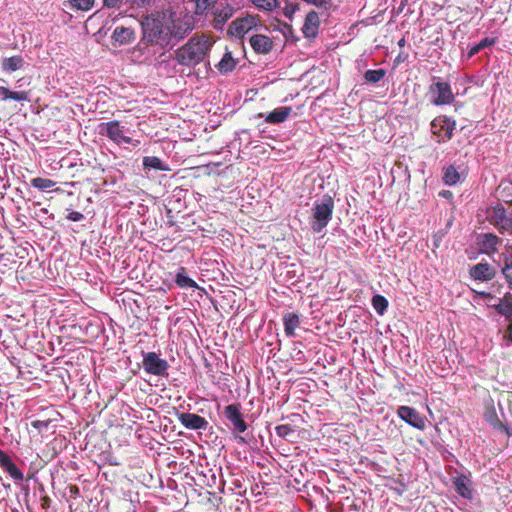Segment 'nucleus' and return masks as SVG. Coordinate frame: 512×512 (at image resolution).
<instances>
[{"mask_svg":"<svg viewBox=\"0 0 512 512\" xmlns=\"http://www.w3.org/2000/svg\"><path fill=\"white\" fill-rule=\"evenodd\" d=\"M214 40L204 34H194L183 46L175 50V59L179 65L194 67L209 54Z\"/></svg>","mask_w":512,"mask_h":512,"instance_id":"f257e3e1","label":"nucleus"},{"mask_svg":"<svg viewBox=\"0 0 512 512\" xmlns=\"http://www.w3.org/2000/svg\"><path fill=\"white\" fill-rule=\"evenodd\" d=\"M143 41L160 48H172L166 16H146L142 23Z\"/></svg>","mask_w":512,"mask_h":512,"instance_id":"f03ea898","label":"nucleus"},{"mask_svg":"<svg viewBox=\"0 0 512 512\" xmlns=\"http://www.w3.org/2000/svg\"><path fill=\"white\" fill-rule=\"evenodd\" d=\"M334 211V199L328 195H323L316 200L310 218V226L313 232L320 233L332 219Z\"/></svg>","mask_w":512,"mask_h":512,"instance_id":"7ed1b4c3","label":"nucleus"},{"mask_svg":"<svg viewBox=\"0 0 512 512\" xmlns=\"http://www.w3.org/2000/svg\"><path fill=\"white\" fill-rule=\"evenodd\" d=\"M166 20L172 47L187 37L194 29L195 20L189 13L179 15L172 13L169 17H166Z\"/></svg>","mask_w":512,"mask_h":512,"instance_id":"20e7f679","label":"nucleus"},{"mask_svg":"<svg viewBox=\"0 0 512 512\" xmlns=\"http://www.w3.org/2000/svg\"><path fill=\"white\" fill-rule=\"evenodd\" d=\"M128 128L121 125L119 121L113 120L103 122L99 125V134L106 136L113 143L121 146L124 144H131L137 146L139 141H134L131 137L127 136Z\"/></svg>","mask_w":512,"mask_h":512,"instance_id":"39448f33","label":"nucleus"},{"mask_svg":"<svg viewBox=\"0 0 512 512\" xmlns=\"http://www.w3.org/2000/svg\"><path fill=\"white\" fill-rule=\"evenodd\" d=\"M142 367L148 374L166 376L169 364L160 358L155 352H143Z\"/></svg>","mask_w":512,"mask_h":512,"instance_id":"423d86ee","label":"nucleus"},{"mask_svg":"<svg viewBox=\"0 0 512 512\" xmlns=\"http://www.w3.org/2000/svg\"><path fill=\"white\" fill-rule=\"evenodd\" d=\"M488 219L500 233L511 232L512 217L507 215L506 209L502 205H497L488 210Z\"/></svg>","mask_w":512,"mask_h":512,"instance_id":"0eeeda50","label":"nucleus"},{"mask_svg":"<svg viewBox=\"0 0 512 512\" xmlns=\"http://www.w3.org/2000/svg\"><path fill=\"white\" fill-rule=\"evenodd\" d=\"M429 91L433 95L432 103L437 106L451 104L454 101L451 86L447 82L437 81L430 85Z\"/></svg>","mask_w":512,"mask_h":512,"instance_id":"6e6552de","label":"nucleus"},{"mask_svg":"<svg viewBox=\"0 0 512 512\" xmlns=\"http://www.w3.org/2000/svg\"><path fill=\"white\" fill-rule=\"evenodd\" d=\"M223 414L232 425L233 431L243 433L247 430V424L241 412L240 404L234 403L224 408Z\"/></svg>","mask_w":512,"mask_h":512,"instance_id":"1a4fd4ad","label":"nucleus"},{"mask_svg":"<svg viewBox=\"0 0 512 512\" xmlns=\"http://www.w3.org/2000/svg\"><path fill=\"white\" fill-rule=\"evenodd\" d=\"M397 415L410 426L419 430H424L426 427V418L421 416L419 412L409 406H399Z\"/></svg>","mask_w":512,"mask_h":512,"instance_id":"9d476101","label":"nucleus"},{"mask_svg":"<svg viewBox=\"0 0 512 512\" xmlns=\"http://www.w3.org/2000/svg\"><path fill=\"white\" fill-rule=\"evenodd\" d=\"M431 129L433 134L439 137H441V133L444 132V136L438 140V142H444L452 138L455 129V121L447 117H437L432 121Z\"/></svg>","mask_w":512,"mask_h":512,"instance_id":"9b49d317","label":"nucleus"},{"mask_svg":"<svg viewBox=\"0 0 512 512\" xmlns=\"http://www.w3.org/2000/svg\"><path fill=\"white\" fill-rule=\"evenodd\" d=\"M177 419L185 428L190 430H206L209 425L204 417L194 413H177Z\"/></svg>","mask_w":512,"mask_h":512,"instance_id":"f8f14e48","label":"nucleus"},{"mask_svg":"<svg viewBox=\"0 0 512 512\" xmlns=\"http://www.w3.org/2000/svg\"><path fill=\"white\" fill-rule=\"evenodd\" d=\"M469 275L474 280L487 282L496 276V269L489 263L481 262L469 269Z\"/></svg>","mask_w":512,"mask_h":512,"instance_id":"ddd939ff","label":"nucleus"},{"mask_svg":"<svg viewBox=\"0 0 512 512\" xmlns=\"http://www.w3.org/2000/svg\"><path fill=\"white\" fill-rule=\"evenodd\" d=\"M250 45L256 53L268 54L273 48L270 37L262 34H255L249 39Z\"/></svg>","mask_w":512,"mask_h":512,"instance_id":"4468645a","label":"nucleus"},{"mask_svg":"<svg viewBox=\"0 0 512 512\" xmlns=\"http://www.w3.org/2000/svg\"><path fill=\"white\" fill-rule=\"evenodd\" d=\"M319 16L315 11H310L306 17L302 27V32L306 38H315L319 29Z\"/></svg>","mask_w":512,"mask_h":512,"instance_id":"2eb2a0df","label":"nucleus"},{"mask_svg":"<svg viewBox=\"0 0 512 512\" xmlns=\"http://www.w3.org/2000/svg\"><path fill=\"white\" fill-rule=\"evenodd\" d=\"M0 466L14 479L22 481L24 476L21 470L13 463L10 456L0 449Z\"/></svg>","mask_w":512,"mask_h":512,"instance_id":"dca6fc26","label":"nucleus"},{"mask_svg":"<svg viewBox=\"0 0 512 512\" xmlns=\"http://www.w3.org/2000/svg\"><path fill=\"white\" fill-rule=\"evenodd\" d=\"M112 39L120 45L130 44L135 39V32L132 28L118 26L113 31Z\"/></svg>","mask_w":512,"mask_h":512,"instance_id":"f3484780","label":"nucleus"},{"mask_svg":"<svg viewBox=\"0 0 512 512\" xmlns=\"http://www.w3.org/2000/svg\"><path fill=\"white\" fill-rule=\"evenodd\" d=\"M234 9L230 5H226L221 9L214 11L212 25L215 29L220 30L224 24L233 16Z\"/></svg>","mask_w":512,"mask_h":512,"instance_id":"a211bd4d","label":"nucleus"},{"mask_svg":"<svg viewBox=\"0 0 512 512\" xmlns=\"http://www.w3.org/2000/svg\"><path fill=\"white\" fill-rule=\"evenodd\" d=\"M292 112L291 107L281 106L275 108L272 112L268 113L265 117V121L270 124H280L286 121Z\"/></svg>","mask_w":512,"mask_h":512,"instance_id":"6ab92c4d","label":"nucleus"},{"mask_svg":"<svg viewBox=\"0 0 512 512\" xmlns=\"http://www.w3.org/2000/svg\"><path fill=\"white\" fill-rule=\"evenodd\" d=\"M484 418L494 429L501 430L507 435H512V431L499 420L493 406L486 407Z\"/></svg>","mask_w":512,"mask_h":512,"instance_id":"aec40b11","label":"nucleus"},{"mask_svg":"<svg viewBox=\"0 0 512 512\" xmlns=\"http://www.w3.org/2000/svg\"><path fill=\"white\" fill-rule=\"evenodd\" d=\"M494 307L499 314L509 320L512 319V294L506 293Z\"/></svg>","mask_w":512,"mask_h":512,"instance_id":"412c9836","label":"nucleus"},{"mask_svg":"<svg viewBox=\"0 0 512 512\" xmlns=\"http://www.w3.org/2000/svg\"><path fill=\"white\" fill-rule=\"evenodd\" d=\"M499 243V237L491 233H486L482 236V239L480 241V247L481 250L485 253H493L497 250V245Z\"/></svg>","mask_w":512,"mask_h":512,"instance_id":"4be33fe9","label":"nucleus"},{"mask_svg":"<svg viewBox=\"0 0 512 512\" xmlns=\"http://www.w3.org/2000/svg\"><path fill=\"white\" fill-rule=\"evenodd\" d=\"M236 64H237V61L233 58L232 53L227 50L224 53L222 59L216 65V67L220 73L227 74L234 70V68L236 67Z\"/></svg>","mask_w":512,"mask_h":512,"instance_id":"5701e85b","label":"nucleus"},{"mask_svg":"<svg viewBox=\"0 0 512 512\" xmlns=\"http://www.w3.org/2000/svg\"><path fill=\"white\" fill-rule=\"evenodd\" d=\"M2 69L5 72H14L17 71L24 66V59L21 55H15L8 58H3L2 60Z\"/></svg>","mask_w":512,"mask_h":512,"instance_id":"b1692460","label":"nucleus"},{"mask_svg":"<svg viewBox=\"0 0 512 512\" xmlns=\"http://www.w3.org/2000/svg\"><path fill=\"white\" fill-rule=\"evenodd\" d=\"M454 487L462 497L471 499L472 490L470 488V480L465 476H459L454 480Z\"/></svg>","mask_w":512,"mask_h":512,"instance_id":"393cba45","label":"nucleus"},{"mask_svg":"<svg viewBox=\"0 0 512 512\" xmlns=\"http://www.w3.org/2000/svg\"><path fill=\"white\" fill-rule=\"evenodd\" d=\"M284 331L287 336H293L295 329L299 326L300 320L298 315L294 313H288L283 318Z\"/></svg>","mask_w":512,"mask_h":512,"instance_id":"a878e982","label":"nucleus"},{"mask_svg":"<svg viewBox=\"0 0 512 512\" xmlns=\"http://www.w3.org/2000/svg\"><path fill=\"white\" fill-rule=\"evenodd\" d=\"M194 4V14L197 16H203L207 11L213 7L217 0H188Z\"/></svg>","mask_w":512,"mask_h":512,"instance_id":"bb28decb","label":"nucleus"},{"mask_svg":"<svg viewBox=\"0 0 512 512\" xmlns=\"http://www.w3.org/2000/svg\"><path fill=\"white\" fill-rule=\"evenodd\" d=\"M0 96L3 100L12 99L15 101L28 100V93L25 91H11L6 87H0Z\"/></svg>","mask_w":512,"mask_h":512,"instance_id":"cd10ccee","label":"nucleus"},{"mask_svg":"<svg viewBox=\"0 0 512 512\" xmlns=\"http://www.w3.org/2000/svg\"><path fill=\"white\" fill-rule=\"evenodd\" d=\"M175 282L181 288L197 287L196 282L193 279H191L189 276H187L186 270L184 267H181L179 269L178 273L176 274Z\"/></svg>","mask_w":512,"mask_h":512,"instance_id":"c85d7f7f","label":"nucleus"},{"mask_svg":"<svg viewBox=\"0 0 512 512\" xmlns=\"http://www.w3.org/2000/svg\"><path fill=\"white\" fill-rule=\"evenodd\" d=\"M143 166L146 169H155L160 171H167L168 167L162 160L156 156H146L143 158Z\"/></svg>","mask_w":512,"mask_h":512,"instance_id":"c756f323","label":"nucleus"},{"mask_svg":"<svg viewBox=\"0 0 512 512\" xmlns=\"http://www.w3.org/2000/svg\"><path fill=\"white\" fill-rule=\"evenodd\" d=\"M276 434L290 442H293V438L295 436L296 429L294 426L290 424H282L275 427Z\"/></svg>","mask_w":512,"mask_h":512,"instance_id":"7c9ffc66","label":"nucleus"},{"mask_svg":"<svg viewBox=\"0 0 512 512\" xmlns=\"http://www.w3.org/2000/svg\"><path fill=\"white\" fill-rule=\"evenodd\" d=\"M460 180V174L454 166L450 165L444 169L443 181L446 185H455Z\"/></svg>","mask_w":512,"mask_h":512,"instance_id":"2f4dec72","label":"nucleus"},{"mask_svg":"<svg viewBox=\"0 0 512 512\" xmlns=\"http://www.w3.org/2000/svg\"><path fill=\"white\" fill-rule=\"evenodd\" d=\"M386 75L384 69L367 70L364 74V79L367 83L376 84L381 81Z\"/></svg>","mask_w":512,"mask_h":512,"instance_id":"473e14b6","label":"nucleus"},{"mask_svg":"<svg viewBox=\"0 0 512 512\" xmlns=\"http://www.w3.org/2000/svg\"><path fill=\"white\" fill-rule=\"evenodd\" d=\"M501 274L507 283V286L512 290V259L506 258L501 266Z\"/></svg>","mask_w":512,"mask_h":512,"instance_id":"72a5a7b5","label":"nucleus"},{"mask_svg":"<svg viewBox=\"0 0 512 512\" xmlns=\"http://www.w3.org/2000/svg\"><path fill=\"white\" fill-rule=\"evenodd\" d=\"M495 43V38H484L479 43L472 46L468 52L469 57H473L477 53H479L482 49L492 46Z\"/></svg>","mask_w":512,"mask_h":512,"instance_id":"f704fd0d","label":"nucleus"},{"mask_svg":"<svg viewBox=\"0 0 512 512\" xmlns=\"http://www.w3.org/2000/svg\"><path fill=\"white\" fill-rule=\"evenodd\" d=\"M372 305L378 314L383 315L388 307V301L381 295H375L372 298Z\"/></svg>","mask_w":512,"mask_h":512,"instance_id":"c9c22d12","label":"nucleus"},{"mask_svg":"<svg viewBox=\"0 0 512 512\" xmlns=\"http://www.w3.org/2000/svg\"><path fill=\"white\" fill-rule=\"evenodd\" d=\"M31 185L39 190H47L49 188H52L55 185V182L48 178H33L31 180Z\"/></svg>","mask_w":512,"mask_h":512,"instance_id":"e433bc0d","label":"nucleus"},{"mask_svg":"<svg viewBox=\"0 0 512 512\" xmlns=\"http://www.w3.org/2000/svg\"><path fill=\"white\" fill-rule=\"evenodd\" d=\"M260 10L272 11L278 6V0H251Z\"/></svg>","mask_w":512,"mask_h":512,"instance_id":"4c0bfd02","label":"nucleus"},{"mask_svg":"<svg viewBox=\"0 0 512 512\" xmlns=\"http://www.w3.org/2000/svg\"><path fill=\"white\" fill-rule=\"evenodd\" d=\"M69 3L73 8L88 11L93 7L95 0H69Z\"/></svg>","mask_w":512,"mask_h":512,"instance_id":"58836bf2","label":"nucleus"},{"mask_svg":"<svg viewBox=\"0 0 512 512\" xmlns=\"http://www.w3.org/2000/svg\"><path fill=\"white\" fill-rule=\"evenodd\" d=\"M233 26L237 33H244L248 31L251 28L252 20H249L247 18L236 20L233 23Z\"/></svg>","mask_w":512,"mask_h":512,"instance_id":"ea45409f","label":"nucleus"},{"mask_svg":"<svg viewBox=\"0 0 512 512\" xmlns=\"http://www.w3.org/2000/svg\"><path fill=\"white\" fill-rule=\"evenodd\" d=\"M125 0H103V6L106 8L119 9Z\"/></svg>","mask_w":512,"mask_h":512,"instance_id":"a19ab883","label":"nucleus"},{"mask_svg":"<svg viewBox=\"0 0 512 512\" xmlns=\"http://www.w3.org/2000/svg\"><path fill=\"white\" fill-rule=\"evenodd\" d=\"M67 219L78 222L84 219V215L78 211H72L68 214Z\"/></svg>","mask_w":512,"mask_h":512,"instance_id":"79ce46f5","label":"nucleus"},{"mask_svg":"<svg viewBox=\"0 0 512 512\" xmlns=\"http://www.w3.org/2000/svg\"><path fill=\"white\" fill-rule=\"evenodd\" d=\"M69 494L72 498H77L80 495V489L76 485H70L69 486Z\"/></svg>","mask_w":512,"mask_h":512,"instance_id":"37998d69","label":"nucleus"},{"mask_svg":"<svg viewBox=\"0 0 512 512\" xmlns=\"http://www.w3.org/2000/svg\"><path fill=\"white\" fill-rule=\"evenodd\" d=\"M32 426L36 429L41 430L42 428H47L48 422L47 421H41V420H35L32 422Z\"/></svg>","mask_w":512,"mask_h":512,"instance_id":"c03bdc74","label":"nucleus"},{"mask_svg":"<svg viewBox=\"0 0 512 512\" xmlns=\"http://www.w3.org/2000/svg\"><path fill=\"white\" fill-rule=\"evenodd\" d=\"M506 338H508L512 342V322L509 324L507 331H506Z\"/></svg>","mask_w":512,"mask_h":512,"instance_id":"a18cd8bd","label":"nucleus"},{"mask_svg":"<svg viewBox=\"0 0 512 512\" xmlns=\"http://www.w3.org/2000/svg\"><path fill=\"white\" fill-rule=\"evenodd\" d=\"M403 43H404V39H401V40L399 41V45L401 46V45H403Z\"/></svg>","mask_w":512,"mask_h":512,"instance_id":"49530a36","label":"nucleus"},{"mask_svg":"<svg viewBox=\"0 0 512 512\" xmlns=\"http://www.w3.org/2000/svg\"><path fill=\"white\" fill-rule=\"evenodd\" d=\"M239 439L241 442H245L244 438L240 437Z\"/></svg>","mask_w":512,"mask_h":512,"instance_id":"de8ad7c7","label":"nucleus"},{"mask_svg":"<svg viewBox=\"0 0 512 512\" xmlns=\"http://www.w3.org/2000/svg\"><path fill=\"white\" fill-rule=\"evenodd\" d=\"M510 234H512V229H511V232H510Z\"/></svg>","mask_w":512,"mask_h":512,"instance_id":"09e8293b","label":"nucleus"}]
</instances>
